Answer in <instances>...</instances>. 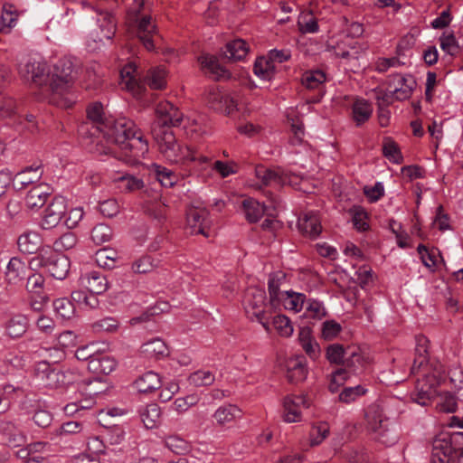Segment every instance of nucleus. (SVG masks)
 Returning a JSON list of instances; mask_svg holds the SVG:
<instances>
[{"label":"nucleus","mask_w":463,"mask_h":463,"mask_svg":"<svg viewBox=\"0 0 463 463\" xmlns=\"http://www.w3.org/2000/svg\"><path fill=\"white\" fill-rule=\"evenodd\" d=\"M241 416V409L233 404H226L219 407L213 415L216 424L220 426L231 423Z\"/></svg>","instance_id":"ea45409f"},{"label":"nucleus","mask_w":463,"mask_h":463,"mask_svg":"<svg viewBox=\"0 0 463 463\" xmlns=\"http://www.w3.org/2000/svg\"><path fill=\"white\" fill-rule=\"evenodd\" d=\"M306 300L305 294L287 290L279 298V306L282 305L285 309L297 313L303 309Z\"/></svg>","instance_id":"58836bf2"},{"label":"nucleus","mask_w":463,"mask_h":463,"mask_svg":"<svg viewBox=\"0 0 463 463\" xmlns=\"http://www.w3.org/2000/svg\"><path fill=\"white\" fill-rule=\"evenodd\" d=\"M18 73L25 82L41 88L56 107L69 109L77 101L73 89L77 69L71 60H20Z\"/></svg>","instance_id":"f03ea898"},{"label":"nucleus","mask_w":463,"mask_h":463,"mask_svg":"<svg viewBox=\"0 0 463 463\" xmlns=\"http://www.w3.org/2000/svg\"><path fill=\"white\" fill-rule=\"evenodd\" d=\"M27 264L20 258L13 257L7 263L5 278L9 284L17 285L27 277Z\"/></svg>","instance_id":"b1692460"},{"label":"nucleus","mask_w":463,"mask_h":463,"mask_svg":"<svg viewBox=\"0 0 463 463\" xmlns=\"http://www.w3.org/2000/svg\"><path fill=\"white\" fill-rule=\"evenodd\" d=\"M270 330L272 327L277 333L284 337L290 336L293 333V326L288 317L281 314L273 315L272 311L269 312Z\"/></svg>","instance_id":"79ce46f5"},{"label":"nucleus","mask_w":463,"mask_h":463,"mask_svg":"<svg viewBox=\"0 0 463 463\" xmlns=\"http://www.w3.org/2000/svg\"><path fill=\"white\" fill-rule=\"evenodd\" d=\"M212 169L222 178H226L238 172V165L234 161L216 160L213 163Z\"/></svg>","instance_id":"e2e57ef3"},{"label":"nucleus","mask_w":463,"mask_h":463,"mask_svg":"<svg viewBox=\"0 0 463 463\" xmlns=\"http://www.w3.org/2000/svg\"><path fill=\"white\" fill-rule=\"evenodd\" d=\"M440 47L441 49L450 56H456L459 53L460 47L452 33L443 35L440 37Z\"/></svg>","instance_id":"774afa93"},{"label":"nucleus","mask_w":463,"mask_h":463,"mask_svg":"<svg viewBox=\"0 0 463 463\" xmlns=\"http://www.w3.org/2000/svg\"><path fill=\"white\" fill-rule=\"evenodd\" d=\"M343 365L345 367V370L349 369L350 372L358 373L364 369L365 365V359L358 348L347 347Z\"/></svg>","instance_id":"a19ab883"},{"label":"nucleus","mask_w":463,"mask_h":463,"mask_svg":"<svg viewBox=\"0 0 463 463\" xmlns=\"http://www.w3.org/2000/svg\"><path fill=\"white\" fill-rule=\"evenodd\" d=\"M159 261L153 259L151 256L145 255L136 260L131 266V269L135 273L145 274L151 272L158 266Z\"/></svg>","instance_id":"4d7b16f0"},{"label":"nucleus","mask_w":463,"mask_h":463,"mask_svg":"<svg viewBox=\"0 0 463 463\" xmlns=\"http://www.w3.org/2000/svg\"><path fill=\"white\" fill-rule=\"evenodd\" d=\"M67 202L63 196H54L42 214L41 227L51 230L57 227L65 217Z\"/></svg>","instance_id":"9d476101"},{"label":"nucleus","mask_w":463,"mask_h":463,"mask_svg":"<svg viewBox=\"0 0 463 463\" xmlns=\"http://www.w3.org/2000/svg\"><path fill=\"white\" fill-rule=\"evenodd\" d=\"M373 439L385 446H392L396 444L400 439V432L395 424L387 421L381 427L371 430Z\"/></svg>","instance_id":"a878e982"},{"label":"nucleus","mask_w":463,"mask_h":463,"mask_svg":"<svg viewBox=\"0 0 463 463\" xmlns=\"http://www.w3.org/2000/svg\"><path fill=\"white\" fill-rule=\"evenodd\" d=\"M95 12L102 16L101 20H99V28L103 33V37L110 40L115 35L117 22L111 12L95 8Z\"/></svg>","instance_id":"37998d69"},{"label":"nucleus","mask_w":463,"mask_h":463,"mask_svg":"<svg viewBox=\"0 0 463 463\" xmlns=\"http://www.w3.org/2000/svg\"><path fill=\"white\" fill-rule=\"evenodd\" d=\"M165 446L174 453L183 455L190 450L189 443L178 436H170L165 439Z\"/></svg>","instance_id":"69168bd1"},{"label":"nucleus","mask_w":463,"mask_h":463,"mask_svg":"<svg viewBox=\"0 0 463 463\" xmlns=\"http://www.w3.org/2000/svg\"><path fill=\"white\" fill-rule=\"evenodd\" d=\"M77 243V237L72 232H65L58 238L53 243V250L58 251L68 250L72 249Z\"/></svg>","instance_id":"338daca9"},{"label":"nucleus","mask_w":463,"mask_h":463,"mask_svg":"<svg viewBox=\"0 0 463 463\" xmlns=\"http://www.w3.org/2000/svg\"><path fill=\"white\" fill-rule=\"evenodd\" d=\"M215 381V373L208 369H200L192 373L188 377V382L195 387L210 386Z\"/></svg>","instance_id":"09e8293b"},{"label":"nucleus","mask_w":463,"mask_h":463,"mask_svg":"<svg viewBox=\"0 0 463 463\" xmlns=\"http://www.w3.org/2000/svg\"><path fill=\"white\" fill-rule=\"evenodd\" d=\"M276 60H255L253 66L254 74L264 81L271 80L276 73Z\"/></svg>","instance_id":"c03bdc74"},{"label":"nucleus","mask_w":463,"mask_h":463,"mask_svg":"<svg viewBox=\"0 0 463 463\" xmlns=\"http://www.w3.org/2000/svg\"><path fill=\"white\" fill-rule=\"evenodd\" d=\"M80 280V284L92 294L99 295L108 289V280L106 277L98 270L81 275Z\"/></svg>","instance_id":"412c9836"},{"label":"nucleus","mask_w":463,"mask_h":463,"mask_svg":"<svg viewBox=\"0 0 463 463\" xmlns=\"http://www.w3.org/2000/svg\"><path fill=\"white\" fill-rule=\"evenodd\" d=\"M455 458L463 463V432H453L433 440L431 463H450Z\"/></svg>","instance_id":"6e6552de"},{"label":"nucleus","mask_w":463,"mask_h":463,"mask_svg":"<svg viewBox=\"0 0 463 463\" xmlns=\"http://www.w3.org/2000/svg\"><path fill=\"white\" fill-rule=\"evenodd\" d=\"M307 375L305 357L291 358L287 362V378L292 383L303 382Z\"/></svg>","instance_id":"c756f323"},{"label":"nucleus","mask_w":463,"mask_h":463,"mask_svg":"<svg viewBox=\"0 0 463 463\" xmlns=\"http://www.w3.org/2000/svg\"><path fill=\"white\" fill-rule=\"evenodd\" d=\"M141 354L148 359L159 360L166 357L169 351L163 339L155 337L142 345Z\"/></svg>","instance_id":"c85d7f7f"},{"label":"nucleus","mask_w":463,"mask_h":463,"mask_svg":"<svg viewBox=\"0 0 463 463\" xmlns=\"http://www.w3.org/2000/svg\"><path fill=\"white\" fill-rule=\"evenodd\" d=\"M327 80L326 74L322 70H312L303 73L301 78L302 85L317 91V100L325 94V82Z\"/></svg>","instance_id":"4be33fe9"},{"label":"nucleus","mask_w":463,"mask_h":463,"mask_svg":"<svg viewBox=\"0 0 463 463\" xmlns=\"http://www.w3.org/2000/svg\"><path fill=\"white\" fill-rule=\"evenodd\" d=\"M116 361L107 354H90L88 369L96 374H109L116 368Z\"/></svg>","instance_id":"aec40b11"},{"label":"nucleus","mask_w":463,"mask_h":463,"mask_svg":"<svg viewBox=\"0 0 463 463\" xmlns=\"http://www.w3.org/2000/svg\"><path fill=\"white\" fill-rule=\"evenodd\" d=\"M255 175L263 185L282 186L291 185V177L289 174L281 168H267L259 165L255 168Z\"/></svg>","instance_id":"4468645a"},{"label":"nucleus","mask_w":463,"mask_h":463,"mask_svg":"<svg viewBox=\"0 0 463 463\" xmlns=\"http://www.w3.org/2000/svg\"><path fill=\"white\" fill-rule=\"evenodd\" d=\"M329 434V426L326 422L321 421L312 426L309 433L311 446H317Z\"/></svg>","instance_id":"13d9d810"},{"label":"nucleus","mask_w":463,"mask_h":463,"mask_svg":"<svg viewBox=\"0 0 463 463\" xmlns=\"http://www.w3.org/2000/svg\"><path fill=\"white\" fill-rule=\"evenodd\" d=\"M373 114L372 104L364 99H355L352 104V118L356 127L368 121Z\"/></svg>","instance_id":"c9c22d12"},{"label":"nucleus","mask_w":463,"mask_h":463,"mask_svg":"<svg viewBox=\"0 0 463 463\" xmlns=\"http://www.w3.org/2000/svg\"><path fill=\"white\" fill-rule=\"evenodd\" d=\"M83 138L97 145L106 141L105 154H112L120 160L131 163L148 152V142L135 123L126 118H115L109 115L102 103L95 101L87 108V118L78 127Z\"/></svg>","instance_id":"f257e3e1"},{"label":"nucleus","mask_w":463,"mask_h":463,"mask_svg":"<svg viewBox=\"0 0 463 463\" xmlns=\"http://www.w3.org/2000/svg\"><path fill=\"white\" fill-rule=\"evenodd\" d=\"M134 387L140 393H149L163 387V383L156 373L149 371L134 382Z\"/></svg>","instance_id":"2f4dec72"},{"label":"nucleus","mask_w":463,"mask_h":463,"mask_svg":"<svg viewBox=\"0 0 463 463\" xmlns=\"http://www.w3.org/2000/svg\"><path fill=\"white\" fill-rule=\"evenodd\" d=\"M185 134L192 139H198L209 133V128L203 116L187 118L184 126Z\"/></svg>","instance_id":"4c0bfd02"},{"label":"nucleus","mask_w":463,"mask_h":463,"mask_svg":"<svg viewBox=\"0 0 463 463\" xmlns=\"http://www.w3.org/2000/svg\"><path fill=\"white\" fill-rule=\"evenodd\" d=\"M241 208L246 220L250 223L259 222L266 212V206L253 198L244 199Z\"/></svg>","instance_id":"e433bc0d"},{"label":"nucleus","mask_w":463,"mask_h":463,"mask_svg":"<svg viewBox=\"0 0 463 463\" xmlns=\"http://www.w3.org/2000/svg\"><path fill=\"white\" fill-rule=\"evenodd\" d=\"M10 80V70L0 65V118L9 117L14 112L15 101L3 93V88Z\"/></svg>","instance_id":"a211bd4d"},{"label":"nucleus","mask_w":463,"mask_h":463,"mask_svg":"<svg viewBox=\"0 0 463 463\" xmlns=\"http://www.w3.org/2000/svg\"><path fill=\"white\" fill-rule=\"evenodd\" d=\"M156 118L151 128L161 127L164 130H173V128L180 126L184 114L173 103L164 100L160 101L156 108Z\"/></svg>","instance_id":"1a4fd4ad"},{"label":"nucleus","mask_w":463,"mask_h":463,"mask_svg":"<svg viewBox=\"0 0 463 463\" xmlns=\"http://www.w3.org/2000/svg\"><path fill=\"white\" fill-rule=\"evenodd\" d=\"M298 26L302 33H314L319 28L317 19L311 11L300 13L298 18Z\"/></svg>","instance_id":"8fccbe9b"},{"label":"nucleus","mask_w":463,"mask_h":463,"mask_svg":"<svg viewBox=\"0 0 463 463\" xmlns=\"http://www.w3.org/2000/svg\"><path fill=\"white\" fill-rule=\"evenodd\" d=\"M149 172L165 188L173 187L179 180L175 171L158 164H152Z\"/></svg>","instance_id":"72a5a7b5"},{"label":"nucleus","mask_w":463,"mask_h":463,"mask_svg":"<svg viewBox=\"0 0 463 463\" xmlns=\"http://www.w3.org/2000/svg\"><path fill=\"white\" fill-rule=\"evenodd\" d=\"M167 71L164 66H156L150 68L145 74L142 75V82L145 87H149L151 90H163L166 87L167 83Z\"/></svg>","instance_id":"5701e85b"},{"label":"nucleus","mask_w":463,"mask_h":463,"mask_svg":"<svg viewBox=\"0 0 463 463\" xmlns=\"http://www.w3.org/2000/svg\"><path fill=\"white\" fill-rule=\"evenodd\" d=\"M138 42L149 52L155 49L154 42L151 39L150 33L153 26L151 25V17L144 16L138 23Z\"/></svg>","instance_id":"49530a36"},{"label":"nucleus","mask_w":463,"mask_h":463,"mask_svg":"<svg viewBox=\"0 0 463 463\" xmlns=\"http://www.w3.org/2000/svg\"><path fill=\"white\" fill-rule=\"evenodd\" d=\"M94 333H113L118 328V321L114 317H104L91 324Z\"/></svg>","instance_id":"bf43d9fd"},{"label":"nucleus","mask_w":463,"mask_h":463,"mask_svg":"<svg viewBox=\"0 0 463 463\" xmlns=\"http://www.w3.org/2000/svg\"><path fill=\"white\" fill-rule=\"evenodd\" d=\"M367 392V389L364 385H356L353 387H345L338 395V400L344 403H351L358 398L364 396Z\"/></svg>","instance_id":"864d4df0"},{"label":"nucleus","mask_w":463,"mask_h":463,"mask_svg":"<svg viewBox=\"0 0 463 463\" xmlns=\"http://www.w3.org/2000/svg\"><path fill=\"white\" fill-rule=\"evenodd\" d=\"M79 379L80 374L75 368L65 365L58 367L46 360L36 363L33 368L34 382L51 389L64 388Z\"/></svg>","instance_id":"39448f33"},{"label":"nucleus","mask_w":463,"mask_h":463,"mask_svg":"<svg viewBox=\"0 0 463 463\" xmlns=\"http://www.w3.org/2000/svg\"><path fill=\"white\" fill-rule=\"evenodd\" d=\"M286 281L285 272L279 270L269 275L268 289L269 294V306L277 308L279 307V298L286 290H280V287Z\"/></svg>","instance_id":"393cba45"},{"label":"nucleus","mask_w":463,"mask_h":463,"mask_svg":"<svg viewBox=\"0 0 463 463\" xmlns=\"http://www.w3.org/2000/svg\"><path fill=\"white\" fill-rule=\"evenodd\" d=\"M304 316L307 318L320 320L326 316V309L321 301L307 299Z\"/></svg>","instance_id":"603ef678"},{"label":"nucleus","mask_w":463,"mask_h":463,"mask_svg":"<svg viewBox=\"0 0 463 463\" xmlns=\"http://www.w3.org/2000/svg\"><path fill=\"white\" fill-rule=\"evenodd\" d=\"M250 51L247 42L242 39H235L228 42L222 49V54L219 58H246ZM200 58H208V56H201ZM209 58H218L217 56L211 55Z\"/></svg>","instance_id":"cd10ccee"},{"label":"nucleus","mask_w":463,"mask_h":463,"mask_svg":"<svg viewBox=\"0 0 463 463\" xmlns=\"http://www.w3.org/2000/svg\"><path fill=\"white\" fill-rule=\"evenodd\" d=\"M309 401L304 395H288L283 400L282 418L285 422H298L302 419L301 410L309 407Z\"/></svg>","instance_id":"ddd939ff"},{"label":"nucleus","mask_w":463,"mask_h":463,"mask_svg":"<svg viewBox=\"0 0 463 463\" xmlns=\"http://www.w3.org/2000/svg\"><path fill=\"white\" fill-rule=\"evenodd\" d=\"M137 413L146 429L156 428L161 418V409L156 403L139 406Z\"/></svg>","instance_id":"f704fd0d"},{"label":"nucleus","mask_w":463,"mask_h":463,"mask_svg":"<svg viewBox=\"0 0 463 463\" xmlns=\"http://www.w3.org/2000/svg\"><path fill=\"white\" fill-rule=\"evenodd\" d=\"M0 439L12 447H19L26 442V436L14 422L3 419H0Z\"/></svg>","instance_id":"dca6fc26"},{"label":"nucleus","mask_w":463,"mask_h":463,"mask_svg":"<svg viewBox=\"0 0 463 463\" xmlns=\"http://www.w3.org/2000/svg\"><path fill=\"white\" fill-rule=\"evenodd\" d=\"M52 306L55 313L62 319H70L74 316L75 307L73 303L66 298L55 299Z\"/></svg>","instance_id":"6e6d98bb"},{"label":"nucleus","mask_w":463,"mask_h":463,"mask_svg":"<svg viewBox=\"0 0 463 463\" xmlns=\"http://www.w3.org/2000/svg\"><path fill=\"white\" fill-rule=\"evenodd\" d=\"M186 221L192 233L211 236L213 220L206 209H191L187 213Z\"/></svg>","instance_id":"f8f14e48"},{"label":"nucleus","mask_w":463,"mask_h":463,"mask_svg":"<svg viewBox=\"0 0 463 463\" xmlns=\"http://www.w3.org/2000/svg\"><path fill=\"white\" fill-rule=\"evenodd\" d=\"M388 83L396 99L400 101L410 99L417 86L416 80L411 74H395Z\"/></svg>","instance_id":"2eb2a0df"},{"label":"nucleus","mask_w":463,"mask_h":463,"mask_svg":"<svg viewBox=\"0 0 463 463\" xmlns=\"http://www.w3.org/2000/svg\"><path fill=\"white\" fill-rule=\"evenodd\" d=\"M266 292L260 288H249L245 292L243 306L247 317L259 322L267 333H270L269 312L274 308L266 304Z\"/></svg>","instance_id":"0eeeda50"},{"label":"nucleus","mask_w":463,"mask_h":463,"mask_svg":"<svg viewBox=\"0 0 463 463\" xmlns=\"http://www.w3.org/2000/svg\"><path fill=\"white\" fill-rule=\"evenodd\" d=\"M383 154L393 164H401L403 160L398 145L391 137H385L383 139Z\"/></svg>","instance_id":"3c124183"},{"label":"nucleus","mask_w":463,"mask_h":463,"mask_svg":"<svg viewBox=\"0 0 463 463\" xmlns=\"http://www.w3.org/2000/svg\"><path fill=\"white\" fill-rule=\"evenodd\" d=\"M299 343L303 350L311 359H317L320 354L319 345L311 336L310 332L307 328H302L299 333Z\"/></svg>","instance_id":"a18cd8bd"},{"label":"nucleus","mask_w":463,"mask_h":463,"mask_svg":"<svg viewBox=\"0 0 463 463\" xmlns=\"http://www.w3.org/2000/svg\"><path fill=\"white\" fill-rule=\"evenodd\" d=\"M17 246L22 253L37 255L43 248L42 239L35 232H25L18 237Z\"/></svg>","instance_id":"bb28decb"},{"label":"nucleus","mask_w":463,"mask_h":463,"mask_svg":"<svg viewBox=\"0 0 463 463\" xmlns=\"http://www.w3.org/2000/svg\"><path fill=\"white\" fill-rule=\"evenodd\" d=\"M111 237V228L104 223L97 224L91 231V240L97 245H100L109 241Z\"/></svg>","instance_id":"052dcab7"},{"label":"nucleus","mask_w":463,"mask_h":463,"mask_svg":"<svg viewBox=\"0 0 463 463\" xmlns=\"http://www.w3.org/2000/svg\"><path fill=\"white\" fill-rule=\"evenodd\" d=\"M160 155L170 164L184 165L195 160L193 146H184L175 137L174 130H164L161 127L151 128Z\"/></svg>","instance_id":"20e7f679"},{"label":"nucleus","mask_w":463,"mask_h":463,"mask_svg":"<svg viewBox=\"0 0 463 463\" xmlns=\"http://www.w3.org/2000/svg\"><path fill=\"white\" fill-rule=\"evenodd\" d=\"M49 188L40 184L33 186L25 196V204L30 209H38L43 207L50 197Z\"/></svg>","instance_id":"7c9ffc66"},{"label":"nucleus","mask_w":463,"mask_h":463,"mask_svg":"<svg viewBox=\"0 0 463 463\" xmlns=\"http://www.w3.org/2000/svg\"><path fill=\"white\" fill-rule=\"evenodd\" d=\"M345 355L346 348L340 344H332L326 348V358L331 364H343Z\"/></svg>","instance_id":"0e129e2a"},{"label":"nucleus","mask_w":463,"mask_h":463,"mask_svg":"<svg viewBox=\"0 0 463 463\" xmlns=\"http://www.w3.org/2000/svg\"><path fill=\"white\" fill-rule=\"evenodd\" d=\"M27 329V318L24 315H15L9 319L6 325V334L16 338L22 336Z\"/></svg>","instance_id":"de8ad7c7"},{"label":"nucleus","mask_w":463,"mask_h":463,"mask_svg":"<svg viewBox=\"0 0 463 463\" xmlns=\"http://www.w3.org/2000/svg\"><path fill=\"white\" fill-rule=\"evenodd\" d=\"M298 231L306 237L312 240L317 239L322 232L319 218L314 213H307L298 220Z\"/></svg>","instance_id":"6ab92c4d"},{"label":"nucleus","mask_w":463,"mask_h":463,"mask_svg":"<svg viewBox=\"0 0 463 463\" xmlns=\"http://www.w3.org/2000/svg\"><path fill=\"white\" fill-rule=\"evenodd\" d=\"M417 251L420 257L422 264L433 270L437 265L438 257H439L438 250L435 248L429 250L424 244H419Z\"/></svg>","instance_id":"5fc2aeb1"},{"label":"nucleus","mask_w":463,"mask_h":463,"mask_svg":"<svg viewBox=\"0 0 463 463\" xmlns=\"http://www.w3.org/2000/svg\"><path fill=\"white\" fill-rule=\"evenodd\" d=\"M142 75L134 62L128 63L120 70L122 84L136 99H142L146 95Z\"/></svg>","instance_id":"9b49d317"},{"label":"nucleus","mask_w":463,"mask_h":463,"mask_svg":"<svg viewBox=\"0 0 463 463\" xmlns=\"http://www.w3.org/2000/svg\"><path fill=\"white\" fill-rule=\"evenodd\" d=\"M388 402H373L370 404L365 410V420L368 428L373 430L381 427L385 422L389 421V416L386 413L388 409Z\"/></svg>","instance_id":"f3484780"},{"label":"nucleus","mask_w":463,"mask_h":463,"mask_svg":"<svg viewBox=\"0 0 463 463\" xmlns=\"http://www.w3.org/2000/svg\"><path fill=\"white\" fill-rule=\"evenodd\" d=\"M201 69L206 76L216 80L231 77L229 69L220 60H203Z\"/></svg>","instance_id":"473e14b6"},{"label":"nucleus","mask_w":463,"mask_h":463,"mask_svg":"<svg viewBox=\"0 0 463 463\" xmlns=\"http://www.w3.org/2000/svg\"><path fill=\"white\" fill-rule=\"evenodd\" d=\"M119 187L126 192H134L141 190L144 186V181L132 175H124L118 177Z\"/></svg>","instance_id":"680f3d73"},{"label":"nucleus","mask_w":463,"mask_h":463,"mask_svg":"<svg viewBox=\"0 0 463 463\" xmlns=\"http://www.w3.org/2000/svg\"><path fill=\"white\" fill-rule=\"evenodd\" d=\"M33 270L45 269V270L55 279H64L69 272L70 260L59 252H56L49 246H43L37 255L29 261Z\"/></svg>","instance_id":"423d86ee"},{"label":"nucleus","mask_w":463,"mask_h":463,"mask_svg":"<svg viewBox=\"0 0 463 463\" xmlns=\"http://www.w3.org/2000/svg\"><path fill=\"white\" fill-rule=\"evenodd\" d=\"M428 348L429 340L423 335L417 336L411 373H421L422 379L417 381L415 390L411 393V400L422 407L429 406L436 398L437 387L443 373L441 364L430 358Z\"/></svg>","instance_id":"7ed1b4c3"}]
</instances>
